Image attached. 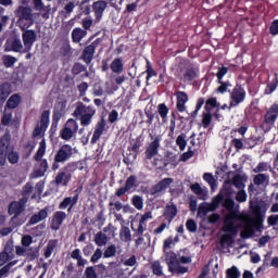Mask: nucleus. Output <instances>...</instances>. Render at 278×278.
Masks as SVG:
<instances>
[{
  "label": "nucleus",
  "instance_id": "f257e3e1",
  "mask_svg": "<svg viewBox=\"0 0 278 278\" xmlns=\"http://www.w3.org/2000/svg\"><path fill=\"white\" fill-rule=\"evenodd\" d=\"M45 153H47V141L42 139L36 154L34 155L36 163L34 170L30 174V179H38L47 175V170H49V162H47V159H42L45 157Z\"/></svg>",
  "mask_w": 278,
  "mask_h": 278
},
{
  "label": "nucleus",
  "instance_id": "f03ea898",
  "mask_svg": "<svg viewBox=\"0 0 278 278\" xmlns=\"http://www.w3.org/2000/svg\"><path fill=\"white\" fill-rule=\"evenodd\" d=\"M224 207H226L228 213L225 215L223 229L226 233H236V222L242 220V215L233 210V207H236V202L231 199L225 200Z\"/></svg>",
  "mask_w": 278,
  "mask_h": 278
},
{
  "label": "nucleus",
  "instance_id": "7ed1b4c3",
  "mask_svg": "<svg viewBox=\"0 0 278 278\" xmlns=\"http://www.w3.org/2000/svg\"><path fill=\"white\" fill-rule=\"evenodd\" d=\"M73 116L80 121L81 127H90L92 119L97 116V109L92 105H86L84 102H77Z\"/></svg>",
  "mask_w": 278,
  "mask_h": 278
},
{
  "label": "nucleus",
  "instance_id": "20e7f679",
  "mask_svg": "<svg viewBox=\"0 0 278 278\" xmlns=\"http://www.w3.org/2000/svg\"><path fill=\"white\" fill-rule=\"evenodd\" d=\"M17 25L22 31L34 25V13L29 7H20L16 12Z\"/></svg>",
  "mask_w": 278,
  "mask_h": 278
},
{
  "label": "nucleus",
  "instance_id": "39448f33",
  "mask_svg": "<svg viewBox=\"0 0 278 278\" xmlns=\"http://www.w3.org/2000/svg\"><path fill=\"white\" fill-rule=\"evenodd\" d=\"M165 262L169 273H173L174 275H184V273L188 270V267H184L179 264V260H177V254H175V252H165Z\"/></svg>",
  "mask_w": 278,
  "mask_h": 278
},
{
  "label": "nucleus",
  "instance_id": "423d86ee",
  "mask_svg": "<svg viewBox=\"0 0 278 278\" xmlns=\"http://www.w3.org/2000/svg\"><path fill=\"white\" fill-rule=\"evenodd\" d=\"M77 153V150L70 144H63L55 153L54 155V162L64 164L65 162H68L73 155Z\"/></svg>",
  "mask_w": 278,
  "mask_h": 278
},
{
  "label": "nucleus",
  "instance_id": "0eeeda50",
  "mask_svg": "<svg viewBox=\"0 0 278 278\" xmlns=\"http://www.w3.org/2000/svg\"><path fill=\"white\" fill-rule=\"evenodd\" d=\"M173 181V178H164L157 184L153 185L149 191L151 197H154V199H157V197H162V194H164V192H166V190L170 188Z\"/></svg>",
  "mask_w": 278,
  "mask_h": 278
},
{
  "label": "nucleus",
  "instance_id": "6e6552de",
  "mask_svg": "<svg viewBox=\"0 0 278 278\" xmlns=\"http://www.w3.org/2000/svg\"><path fill=\"white\" fill-rule=\"evenodd\" d=\"M22 31V40L24 45L23 53H29L31 51V48L34 47V42L38 40V35L34 29L26 28L25 30Z\"/></svg>",
  "mask_w": 278,
  "mask_h": 278
},
{
  "label": "nucleus",
  "instance_id": "1a4fd4ad",
  "mask_svg": "<svg viewBox=\"0 0 278 278\" xmlns=\"http://www.w3.org/2000/svg\"><path fill=\"white\" fill-rule=\"evenodd\" d=\"M78 130L79 124L74 118H70L61 130V138L63 140H71Z\"/></svg>",
  "mask_w": 278,
  "mask_h": 278
},
{
  "label": "nucleus",
  "instance_id": "9d476101",
  "mask_svg": "<svg viewBox=\"0 0 278 278\" xmlns=\"http://www.w3.org/2000/svg\"><path fill=\"white\" fill-rule=\"evenodd\" d=\"M27 205V198H22L20 201H13L9 204L8 214L13 215L12 220L18 218L25 212Z\"/></svg>",
  "mask_w": 278,
  "mask_h": 278
},
{
  "label": "nucleus",
  "instance_id": "9b49d317",
  "mask_svg": "<svg viewBox=\"0 0 278 278\" xmlns=\"http://www.w3.org/2000/svg\"><path fill=\"white\" fill-rule=\"evenodd\" d=\"M11 142L12 137L10 136V134H5L0 139V166H5V153L14 149Z\"/></svg>",
  "mask_w": 278,
  "mask_h": 278
},
{
  "label": "nucleus",
  "instance_id": "f8f14e48",
  "mask_svg": "<svg viewBox=\"0 0 278 278\" xmlns=\"http://www.w3.org/2000/svg\"><path fill=\"white\" fill-rule=\"evenodd\" d=\"M99 45H101V38L96 39L89 46L85 47L81 54V60L85 62V64H90L92 60H94V53Z\"/></svg>",
  "mask_w": 278,
  "mask_h": 278
},
{
  "label": "nucleus",
  "instance_id": "ddd939ff",
  "mask_svg": "<svg viewBox=\"0 0 278 278\" xmlns=\"http://www.w3.org/2000/svg\"><path fill=\"white\" fill-rule=\"evenodd\" d=\"M244 97H247L244 89H242L240 86L235 87L230 93L229 108H236V105H240V103L244 101Z\"/></svg>",
  "mask_w": 278,
  "mask_h": 278
},
{
  "label": "nucleus",
  "instance_id": "4468645a",
  "mask_svg": "<svg viewBox=\"0 0 278 278\" xmlns=\"http://www.w3.org/2000/svg\"><path fill=\"white\" fill-rule=\"evenodd\" d=\"M10 260H14V243L8 241L0 253V266H5Z\"/></svg>",
  "mask_w": 278,
  "mask_h": 278
},
{
  "label": "nucleus",
  "instance_id": "2eb2a0df",
  "mask_svg": "<svg viewBox=\"0 0 278 278\" xmlns=\"http://www.w3.org/2000/svg\"><path fill=\"white\" fill-rule=\"evenodd\" d=\"M152 142L149 143L148 148L146 149V160H153L155 155H157L160 146L162 142V137L157 136L152 138Z\"/></svg>",
  "mask_w": 278,
  "mask_h": 278
},
{
  "label": "nucleus",
  "instance_id": "dca6fc26",
  "mask_svg": "<svg viewBox=\"0 0 278 278\" xmlns=\"http://www.w3.org/2000/svg\"><path fill=\"white\" fill-rule=\"evenodd\" d=\"M49 111L42 112L40 123L33 132L34 138H38V136H42L47 131V127H49Z\"/></svg>",
  "mask_w": 278,
  "mask_h": 278
},
{
  "label": "nucleus",
  "instance_id": "f3484780",
  "mask_svg": "<svg viewBox=\"0 0 278 278\" xmlns=\"http://www.w3.org/2000/svg\"><path fill=\"white\" fill-rule=\"evenodd\" d=\"M108 9V2L105 0H98L92 3V10L94 12V23H100L103 18V12Z\"/></svg>",
  "mask_w": 278,
  "mask_h": 278
},
{
  "label": "nucleus",
  "instance_id": "a211bd4d",
  "mask_svg": "<svg viewBox=\"0 0 278 278\" xmlns=\"http://www.w3.org/2000/svg\"><path fill=\"white\" fill-rule=\"evenodd\" d=\"M66 213L62 211H56L52 215L50 227L52 231H59L60 227H62L64 220H66Z\"/></svg>",
  "mask_w": 278,
  "mask_h": 278
},
{
  "label": "nucleus",
  "instance_id": "6ab92c4d",
  "mask_svg": "<svg viewBox=\"0 0 278 278\" xmlns=\"http://www.w3.org/2000/svg\"><path fill=\"white\" fill-rule=\"evenodd\" d=\"M106 125L108 123L103 117L97 123L93 131V136L91 138V144H97V142H99V140L101 139V135L105 131Z\"/></svg>",
  "mask_w": 278,
  "mask_h": 278
},
{
  "label": "nucleus",
  "instance_id": "aec40b11",
  "mask_svg": "<svg viewBox=\"0 0 278 278\" xmlns=\"http://www.w3.org/2000/svg\"><path fill=\"white\" fill-rule=\"evenodd\" d=\"M4 51H14L15 53H21L23 51V42H21V39L18 38L8 39L4 45Z\"/></svg>",
  "mask_w": 278,
  "mask_h": 278
},
{
  "label": "nucleus",
  "instance_id": "412c9836",
  "mask_svg": "<svg viewBox=\"0 0 278 278\" xmlns=\"http://www.w3.org/2000/svg\"><path fill=\"white\" fill-rule=\"evenodd\" d=\"M278 117V104H273L265 114V123L267 125H275Z\"/></svg>",
  "mask_w": 278,
  "mask_h": 278
},
{
  "label": "nucleus",
  "instance_id": "4be33fe9",
  "mask_svg": "<svg viewBox=\"0 0 278 278\" xmlns=\"http://www.w3.org/2000/svg\"><path fill=\"white\" fill-rule=\"evenodd\" d=\"M153 219V214L151 212L144 213L140 220H139V226L137 228V236H143L144 231L147 230V220H152Z\"/></svg>",
  "mask_w": 278,
  "mask_h": 278
},
{
  "label": "nucleus",
  "instance_id": "5701e85b",
  "mask_svg": "<svg viewBox=\"0 0 278 278\" xmlns=\"http://www.w3.org/2000/svg\"><path fill=\"white\" fill-rule=\"evenodd\" d=\"M49 216V208H42L37 214H34L29 220L28 225H38V223L45 220Z\"/></svg>",
  "mask_w": 278,
  "mask_h": 278
},
{
  "label": "nucleus",
  "instance_id": "b1692460",
  "mask_svg": "<svg viewBox=\"0 0 278 278\" xmlns=\"http://www.w3.org/2000/svg\"><path fill=\"white\" fill-rule=\"evenodd\" d=\"M249 178L247 175L236 174L232 179L230 180L232 186L237 188V190H244L247 188V185L244 184Z\"/></svg>",
  "mask_w": 278,
  "mask_h": 278
},
{
  "label": "nucleus",
  "instance_id": "393cba45",
  "mask_svg": "<svg viewBox=\"0 0 278 278\" xmlns=\"http://www.w3.org/2000/svg\"><path fill=\"white\" fill-rule=\"evenodd\" d=\"M177 97V110L178 112H185L186 111V103H188V93L184 91H178L176 93Z\"/></svg>",
  "mask_w": 278,
  "mask_h": 278
},
{
  "label": "nucleus",
  "instance_id": "a878e982",
  "mask_svg": "<svg viewBox=\"0 0 278 278\" xmlns=\"http://www.w3.org/2000/svg\"><path fill=\"white\" fill-rule=\"evenodd\" d=\"M77 201H79V194H76L75 197H67L65 198L59 205V210H66V207H75L77 205Z\"/></svg>",
  "mask_w": 278,
  "mask_h": 278
},
{
  "label": "nucleus",
  "instance_id": "bb28decb",
  "mask_svg": "<svg viewBox=\"0 0 278 278\" xmlns=\"http://www.w3.org/2000/svg\"><path fill=\"white\" fill-rule=\"evenodd\" d=\"M124 66L125 64L123 63V59L117 58L112 61L110 68L112 73H115L116 75H121V73L125 71Z\"/></svg>",
  "mask_w": 278,
  "mask_h": 278
},
{
  "label": "nucleus",
  "instance_id": "cd10ccee",
  "mask_svg": "<svg viewBox=\"0 0 278 278\" xmlns=\"http://www.w3.org/2000/svg\"><path fill=\"white\" fill-rule=\"evenodd\" d=\"M55 249H58V239L48 241L46 248L43 249V256L46 260H49V257L53 255V251H55Z\"/></svg>",
  "mask_w": 278,
  "mask_h": 278
},
{
  "label": "nucleus",
  "instance_id": "c85d7f7f",
  "mask_svg": "<svg viewBox=\"0 0 278 278\" xmlns=\"http://www.w3.org/2000/svg\"><path fill=\"white\" fill-rule=\"evenodd\" d=\"M88 36V31L83 28H74L72 31V40L73 42L79 43L80 40H84Z\"/></svg>",
  "mask_w": 278,
  "mask_h": 278
},
{
  "label": "nucleus",
  "instance_id": "c756f323",
  "mask_svg": "<svg viewBox=\"0 0 278 278\" xmlns=\"http://www.w3.org/2000/svg\"><path fill=\"white\" fill-rule=\"evenodd\" d=\"M270 181V176H268L267 174H256L253 177V184L254 186H268Z\"/></svg>",
  "mask_w": 278,
  "mask_h": 278
},
{
  "label": "nucleus",
  "instance_id": "7c9ffc66",
  "mask_svg": "<svg viewBox=\"0 0 278 278\" xmlns=\"http://www.w3.org/2000/svg\"><path fill=\"white\" fill-rule=\"evenodd\" d=\"M72 177L73 175L67 174L66 172H60L55 177V184L56 186H60V184H63V186H68Z\"/></svg>",
  "mask_w": 278,
  "mask_h": 278
},
{
  "label": "nucleus",
  "instance_id": "2f4dec72",
  "mask_svg": "<svg viewBox=\"0 0 278 278\" xmlns=\"http://www.w3.org/2000/svg\"><path fill=\"white\" fill-rule=\"evenodd\" d=\"M190 188H191L192 192H194V194H197V197H199V199H202V201H205V199L207 198V190L202 189L201 185L199 182L191 185Z\"/></svg>",
  "mask_w": 278,
  "mask_h": 278
},
{
  "label": "nucleus",
  "instance_id": "473e14b6",
  "mask_svg": "<svg viewBox=\"0 0 278 278\" xmlns=\"http://www.w3.org/2000/svg\"><path fill=\"white\" fill-rule=\"evenodd\" d=\"M12 93V88L10 87V84L3 83L0 85V103L5 101L8 97Z\"/></svg>",
  "mask_w": 278,
  "mask_h": 278
},
{
  "label": "nucleus",
  "instance_id": "72a5a7b5",
  "mask_svg": "<svg viewBox=\"0 0 278 278\" xmlns=\"http://www.w3.org/2000/svg\"><path fill=\"white\" fill-rule=\"evenodd\" d=\"M40 255V250L36 247H31V248H26V260H28L29 262H34V260H38Z\"/></svg>",
  "mask_w": 278,
  "mask_h": 278
},
{
  "label": "nucleus",
  "instance_id": "f704fd0d",
  "mask_svg": "<svg viewBox=\"0 0 278 278\" xmlns=\"http://www.w3.org/2000/svg\"><path fill=\"white\" fill-rule=\"evenodd\" d=\"M185 81H192V79H197V70L194 66L189 65L184 74Z\"/></svg>",
  "mask_w": 278,
  "mask_h": 278
},
{
  "label": "nucleus",
  "instance_id": "c9c22d12",
  "mask_svg": "<svg viewBox=\"0 0 278 278\" xmlns=\"http://www.w3.org/2000/svg\"><path fill=\"white\" fill-rule=\"evenodd\" d=\"M93 242L97 244V247H105V244H108V235L101 231L96 233Z\"/></svg>",
  "mask_w": 278,
  "mask_h": 278
},
{
  "label": "nucleus",
  "instance_id": "e433bc0d",
  "mask_svg": "<svg viewBox=\"0 0 278 278\" xmlns=\"http://www.w3.org/2000/svg\"><path fill=\"white\" fill-rule=\"evenodd\" d=\"M119 238L123 242H131V230L127 226H123L119 231Z\"/></svg>",
  "mask_w": 278,
  "mask_h": 278
},
{
  "label": "nucleus",
  "instance_id": "4c0bfd02",
  "mask_svg": "<svg viewBox=\"0 0 278 278\" xmlns=\"http://www.w3.org/2000/svg\"><path fill=\"white\" fill-rule=\"evenodd\" d=\"M20 103H21V96L13 94L7 101V108H9V110H14L15 108H18Z\"/></svg>",
  "mask_w": 278,
  "mask_h": 278
},
{
  "label": "nucleus",
  "instance_id": "58836bf2",
  "mask_svg": "<svg viewBox=\"0 0 278 278\" xmlns=\"http://www.w3.org/2000/svg\"><path fill=\"white\" fill-rule=\"evenodd\" d=\"M210 212H214L210 204H201L198 208V216L200 218H205Z\"/></svg>",
  "mask_w": 278,
  "mask_h": 278
},
{
  "label": "nucleus",
  "instance_id": "ea45409f",
  "mask_svg": "<svg viewBox=\"0 0 278 278\" xmlns=\"http://www.w3.org/2000/svg\"><path fill=\"white\" fill-rule=\"evenodd\" d=\"M5 157L9 160L10 164H18V160H21L18 152L14 151V149L7 152Z\"/></svg>",
  "mask_w": 278,
  "mask_h": 278
},
{
  "label": "nucleus",
  "instance_id": "a19ab883",
  "mask_svg": "<svg viewBox=\"0 0 278 278\" xmlns=\"http://www.w3.org/2000/svg\"><path fill=\"white\" fill-rule=\"evenodd\" d=\"M2 62H3V65L5 66V68H12V66H14V64H16V62H18V59L7 54V55L2 56Z\"/></svg>",
  "mask_w": 278,
  "mask_h": 278
},
{
  "label": "nucleus",
  "instance_id": "79ce46f5",
  "mask_svg": "<svg viewBox=\"0 0 278 278\" xmlns=\"http://www.w3.org/2000/svg\"><path fill=\"white\" fill-rule=\"evenodd\" d=\"M16 264H18V261H12L8 263L5 266H3L0 269V278L8 277V275L10 274V270H12V266H16Z\"/></svg>",
  "mask_w": 278,
  "mask_h": 278
},
{
  "label": "nucleus",
  "instance_id": "37998d69",
  "mask_svg": "<svg viewBox=\"0 0 278 278\" xmlns=\"http://www.w3.org/2000/svg\"><path fill=\"white\" fill-rule=\"evenodd\" d=\"M266 170H273V167H270V165H268V163L261 162L253 169V173H255V174H263V173H266Z\"/></svg>",
  "mask_w": 278,
  "mask_h": 278
},
{
  "label": "nucleus",
  "instance_id": "c03bdc74",
  "mask_svg": "<svg viewBox=\"0 0 278 278\" xmlns=\"http://www.w3.org/2000/svg\"><path fill=\"white\" fill-rule=\"evenodd\" d=\"M103 257L105 260H108L110 257H116V245L111 244V245L106 247V249L103 252Z\"/></svg>",
  "mask_w": 278,
  "mask_h": 278
},
{
  "label": "nucleus",
  "instance_id": "a18cd8bd",
  "mask_svg": "<svg viewBox=\"0 0 278 278\" xmlns=\"http://www.w3.org/2000/svg\"><path fill=\"white\" fill-rule=\"evenodd\" d=\"M240 269L236 266H232L226 270V278H240L241 277Z\"/></svg>",
  "mask_w": 278,
  "mask_h": 278
},
{
  "label": "nucleus",
  "instance_id": "49530a36",
  "mask_svg": "<svg viewBox=\"0 0 278 278\" xmlns=\"http://www.w3.org/2000/svg\"><path fill=\"white\" fill-rule=\"evenodd\" d=\"M131 203L136 210H142L144 207V200L140 195H134Z\"/></svg>",
  "mask_w": 278,
  "mask_h": 278
},
{
  "label": "nucleus",
  "instance_id": "de8ad7c7",
  "mask_svg": "<svg viewBox=\"0 0 278 278\" xmlns=\"http://www.w3.org/2000/svg\"><path fill=\"white\" fill-rule=\"evenodd\" d=\"M247 191L244 189H239L235 199L238 203H247Z\"/></svg>",
  "mask_w": 278,
  "mask_h": 278
},
{
  "label": "nucleus",
  "instance_id": "09e8293b",
  "mask_svg": "<svg viewBox=\"0 0 278 278\" xmlns=\"http://www.w3.org/2000/svg\"><path fill=\"white\" fill-rule=\"evenodd\" d=\"M255 233L253 226L247 225L243 230L241 231V237L243 238H251Z\"/></svg>",
  "mask_w": 278,
  "mask_h": 278
},
{
  "label": "nucleus",
  "instance_id": "8fccbe9b",
  "mask_svg": "<svg viewBox=\"0 0 278 278\" xmlns=\"http://www.w3.org/2000/svg\"><path fill=\"white\" fill-rule=\"evenodd\" d=\"M92 94L93 97H103V94H105V90H103V87L101 86V84L93 85Z\"/></svg>",
  "mask_w": 278,
  "mask_h": 278
},
{
  "label": "nucleus",
  "instance_id": "3c124183",
  "mask_svg": "<svg viewBox=\"0 0 278 278\" xmlns=\"http://www.w3.org/2000/svg\"><path fill=\"white\" fill-rule=\"evenodd\" d=\"M176 144L177 147H179L180 151H185L186 146L188 144V142L186 141V135L178 136L176 139Z\"/></svg>",
  "mask_w": 278,
  "mask_h": 278
},
{
  "label": "nucleus",
  "instance_id": "603ef678",
  "mask_svg": "<svg viewBox=\"0 0 278 278\" xmlns=\"http://www.w3.org/2000/svg\"><path fill=\"white\" fill-rule=\"evenodd\" d=\"M101 257H103V250L98 248V249H96L94 253L92 254L90 262L92 264H97V262H99L101 260Z\"/></svg>",
  "mask_w": 278,
  "mask_h": 278
},
{
  "label": "nucleus",
  "instance_id": "864d4df0",
  "mask_svg": "<svg viewBox=\"0 0 278 278\" xmlns=\"http://www.w3.org/2000/svg\"><path fill=\"white\" fill-rule=\"evenodd\" d=\"M81 25L83 29L87 31L88 29H90V27H92V25H94V20H92V17H85L81 20Z\"/></svg>",
  "mask_w": 278,
  "mask_h": 278
},
{
  "label": "nucleus",
  "instance_id": "5fc2aeb1",
  "mask_svg": "<svg viewBox=\"0 0 278 278\" xmlns=\"http://www.w3.org/2000/svg\"><path fill=\"white\" fill-rule=\"evenodd\" d=\"M110 212H112V214H114L115 212H121V210H123V203L121 201L117 202H110Z\"/></svg>",
  "mask_w": 278,
  "mask_h": 278
},
{
  "label": "nucleus",
  "instance_id": "6e6d98bb",
  "mask_svg": "<svg viewBox=\"0 0 278 278\" xmlns=\"http://www.w3.org/2000/svg\"><path fill=\"white\" fill-rule=\"evenodd\" d=\"M34 192V185L31 182H28L25 185L23 189V199H29V194Z\"/></svg>",
  "mask_w": 278,
  "mask_h": 278
},
{
  "label": "nucleus",
  "instance_id": "4d7b16f0",
  "mask_svg": "<svg viewBox=\"0 0 278 278\" xmlns=\"http://www.w3.org/2000/svg\"><path fill=\"white\" fill-rule=\"evenodd\" d=\"M33 4L37 12H45L47 10V7L42 0H33Z\"/></svg>",
  "mask_w": 278,
  "mask_h": 278
},
{
  "label": "nucleus",
  "instance_id": "13d9d810",
  "mask_svg": "<svg viewBox=\"0 0 278 278\" xmlns=\"http://www.w3.org/2000/svg\"><path fill=\"white\" fill-rule=\"evenodd\" d=\"M157 112H159L161 118H163V119L166 118V116H168V108L164 103L159 104Z\"/></svg>",
  "mask_w": 278,
  "mask_h": 278
},
{
  "label": "nucleus",
  "instance_id": "bf43d9fd",
  "mask_svg": "<svg viewBox=\"0 0 278 278\" xmlns=\"http://www.w3.org/2000/svg\"><path fill=\"white\" fill-rule=\"evenodd\" d=\"M222 202H223V194H218L213 199V202L210 204V206L214 212H216V210L218 208V205H220Z\"/></svg>",
  "mask_w": 278,
  "mask_h": 278
},
{
  "label": "nucleus",
  "instance_id": "052dcab7",
  "mask_svg": "<svg viewBox=\"0 0 278 278\" xmlns=\"http://www.w3.org/2000/svg\"><path fill=\"white\" fill-rule=\"evenodd\" d=\"M88 83L84 81L77 85V90L79 92V97H86V92H88Z\"/></svg>",
  "mask_w": 278,
  "mask_h": 278
},
{
  "label": "nucleus",
  "instance_id": "680f3d73",
  "mask_svg": "<svg viewBox=\"0 0 278 278\" xmlns=\"http://www.w3.org/2000/svg\"><path fill=\"white\" fill-rule=\"evenodd\" d=\"M85 277L86 278H98L99 276L97 275V269L94 267L89 266L85 269Z\"/></svg>",
  "mask_w": 278,
  "mask_h": 278
},
{
  "label": "nucleus",
  "instance_id": "e2e57ef3",
  "mask_svg": "<svg viewBox=\"0 0 278 278\" xmlns=\"http://www.w3.org/2000/svg\"><path fill=\"white\" fill-rule=\"evenodd\" d=\"M165 214L170 218H175L177 216V206L175 205H167Z\"/></svg>",
  "mask_w": 278,
  "mask_h": 278
},
{
  "label": "nucleus",
  "instance_id": "0e129e2a",
  "mask_svg": "<svg viewBox=\"0 0 278 278\" xmlns=\"http://www.w3.org/2000/svg\"><path fill=\"white\" fill-rule=\"evenodd\" d=\"M136 181H138V178L136 176H129L126 180L125 188L131 190V188L136 186Z\"/></svg>",
  "mask_w": 278,
  "mask_h": 278
},
{
  "label": "nucleus",
  "instance_id": "69168bd1",
  "mask_svg": "<svg viewBox=\"0 0 278 278\" xmlns=\"http://www.w3.org/2000/svg\"><path fill=\"white\" fill-rule=\"evenodd\" d=\"M85 71H87L86 65L81 63H76L73 67L74 75H79V73H85Z\"/></svg>",
  "mask_w": 278,
  "mask_h": 278
},
{
  "label": "nucleus",
  "instance_id": "338daca9",
  "mask_svg": "<svg viewBox=\"0 0 278 278\" xmlns=\"http://www.w3.org/2000/svg\"><path fill=\"white\" fill-rule=\"evenodd\" d=\"M34 242V238L29 235H25L24 237H22V247H26V249H28V247Z\"/></svg>",
  "mask_w": 278,
  "mask_h": 278
},
{
  "label": "nucleus",
  "instance_id": "774afa93",
  "mask_svg": "<svg viewBox=\"0 0 278 278\" xmlns=\"http://www.w3.org/2000/svg\"><path fill=\"white\" fill-rule=\"evenodd\" d=\"M64 170L72 175V173H75V170H77V163L76 162H72L70 164H67L65 167H64Z\"/></svg>",
  "mask_w": 278,
  "mask_h": 278
}]
</instances>
